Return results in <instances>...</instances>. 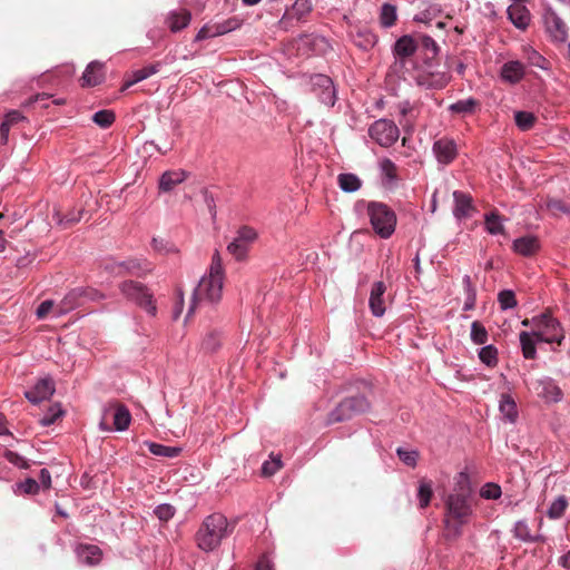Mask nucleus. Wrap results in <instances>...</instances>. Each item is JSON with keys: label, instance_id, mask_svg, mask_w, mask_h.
I'll return each instance as SVG.
<instances>
[{"label": "nucleus", "instance_id": "obj_1", "mask_svg": "<svg viewBox=\"0 0 570 570\" xmlns=\"http://www.w3.org/2000/svg\"><path fill=\"white\" fill-rule=\"evenodd\" d=\"M455 492L450 493L444 500L443 535L449 542L456 541L463 534V527L473 515V488L470 476L466 472H460Z\"/></svg>", "mask_w": 570, "mask_h": 570}, {"label": "nucleus", "instance_id": "obj_2", "mask_svg": "<svg viewBox=\"0 0 570 570\" xmlns=\"http://www.w3.org/2000/svg\"><path fill=\"white\" fill-rule=\"evenodd\" d=\"M412 68L417 72L416 85L429 90L443 89L452 79L450 66L441 62L440 55L417 52L412 60Z\"/></svg>", "mask_w": 570, "mask_h": 570}, {"label": "nucleus", "instance_id": "obj_3", "mask_svg": "<svg viewBox=\"0 0 570 570\" xmlns=\"http://www.w3.org/2000/svg\"><path fill=\"white\" fill-rule=\"evenodd\" d=\"M223 281V263L218 250H216L212 257L208 278L205 276L202 277L197 286L194 288L186 318L194 313L199 296H204L212 304H216L220 299Z\"/></svg>", "mask_w": 570, "mask_h": 570}, {"label": "nucleus", "instance_id": "obj_4", "mask_svg": "<svg viewBox=\"0 0 570 570\" xmlns=\"http://www.w3.org/2000/svg\"><path fill=\"white\" fill-rule=\"evenodd\" d=\"M232 529L228 520L220 513L207 515L195 534L197 547L204 552H212L218 548L223 539L227 538Z\"/></svg>", "mask_w": 570, "mask_h": 570}, {"label": "nucleus", "instance_id": "obj_5", "mask_svg": "<svg viewBox=\"0 0 570 570\" xmlns=\"http://www.w3.org/2000/svg\"><path fill=\"white\" fill-rule=\"evenodd\" d=\"M366 206L370 224L377 236L383 239L390 238L397 224L395 212L385 203L371 200H358L355 207Z\"/></svg>", "mask_w": 570, "mask_h": 570}, {"label": "nucleus", "instance_id": "obj_6", "mask_svg": "<svg viewBox=\"0 0 570 570\" xmlns=\"http://www.w3.org/2000/svg\"><path fill=\"white\" fill-rule=\"evenodd\" d=\"M372 409V403L363 393H356L342 399L326 417V424L347 422L354 416L367 413Z\"/></svg>", "mask_w": 570, "mask_h": 570}, {"label": "nucleus", "instance_id": "obj_7", "mask_svg": "<svg viewBox=\"0 0 570 570\" xmlns=\"http://www.w3.org/2000/svg\"><path fill=\"white\" fill-rule=\"evenodd\" d=\"M118 288L126 299L144 309L147 315L151 317L157 315L158 309L154 299V294L147 285L137 281L127 279L121 282Z\"/></svg>", "mask_w": 570, "mask_h": 570}, {"label": "nucleus", "instance_id": "obj_8", "mask_svg": "<svg viewBox=\"0 0 570 570\" xmlns=\"http://www.w3.org/2000/svg\"><path fill=\"white\" fill-rule=\"evenodd\" d=\"M132 416L129 409L118 403L111 402L108 407H104V416L99 421L98 428L102 432H124L128 430Z\"/></svg>", "mask_w": 570, "mask_h": 570}, {"label": "nucleus", "instance_id": "obj_9", "mask_svg": "<svg viewBox=\"0 0 570 570\" xmlns=\"http://www.w3.org/2000/svg\"><path fill=\"white\" fill-rule=\"evenodd\" d=\"M105 298L106 295L97 288L90 286L73 287L60 301L58 313L66 314L76 308L83 307L88 303L99 302Z\"/></svg>", "mask_w": 570, "mask_h": 570}, {"label": "nucleus", "instance_id": "obj_10", "mask_svg": "<svg viewBox=\"0 0 570 570\" xmlns=\"http://www.w3.org/2000/svg\"><path fill=\"white\" fill-rule=\"evenodd\" d=\"M308 83L321 104L326 107H334L337 100V88L330 76L311 73L308 75Z\"/></svg>", "mask_w": 570, "mask_h": 570}, {"label": "nucleus", "instance_id": "obj_11", "mask_svg": "<svg viewBox=\"0 0 570 570\" xmlns=\"http://www.w3.org/2000/svg\"><path fill=\"white\" fill-rule=\"evenodd\" d=\"M367 132L376 144L385 148L393 146L400 137L399 127L393 120L386 118L375 120Z\"/></svg>", "mask_w": 570, "mask_h": 570}, {"label": "nucleus", "instance_id": "obj_12", "mask_svg": "<svg viewBox=\"0 0 570 570\" xmlns=\"http://www.w3.org/2000/svg\"><path fill=\"white\" fill-rule=\"evenodd\" d=\"M313 11L312 0H295L294 3L285 9L278 21L279 29L289 31L305 21L306 17Z\"/></svg>", "mask_w": 570, "mask_h": 570}, {"label": "nucleus", "instance_id": "obj_13", "mask_svg": "<svg viewBox=\"0 0 570 570\" xmlns=\"http://www.w3.org/2000/svg\"><path fill=\"white\" fill-rule=\"evenodd\" d=\"M419 47L416 46V36L406 33L400 36L391 47L394 57V65L399 68H405L407 61L416 56Z\"/></svg>", "mask_w": 570, "mask_h": 570}, {"label": "nucleus", "instance_id": "obj_14", "mask_svg": "<svg viewBox=\"0 0 570 570\" xmlns=\"http://www.w3.org/2000/svg\"><path fill=\"white\" fill-rule=\"evenodd\" d=\"M544 30L552 42L564 43L568 40V28L562 18L551 8L546 7L542 13Z\"/></svg>", "mask_w": 570, "mask_h": 570}, {"label": "nucleus", "instance_id": "obj_15", "mask_svg": "<svg viewBox=\"0 0 570 570\" xmlns=\"http://www.w3.org/2000/svg\"><path fill=\"white\" fill-rule=\"evenodd\" d=\"M535 328L541 330L548 335L551 342L560 345L564 340V332L561 323L550 313H540L531 318Z\"/></svg>", "mask_w": 570, "mask_h": 570}, {"label": "nucleus", "instance_id": "obj_16", "mask_svg": "<svg viewBox=\"0 0 570 570\" xmlns=\"http://www.w3.org/2000/svg\"><path fill=\"white\" fill-rule=\"evenodd\" d=\"M432 153L439 165L452 164L459 155L458 144L451 137L443 136L433 141Z\"/></svg>", "mask_w": 570, "mask_h": 570}, {"label": "nucleus", "instance_id": "obj_17", "mask_svg": "<svg viewBox=\"0 0 570 570\" xmlns=\"http://www.w3.org/2000/svg\"><path fill=\"white\" fill-rule=\"evenodd\" d=\"M56 392V384L50 375L37 380V382L28 390L24 391V397L31 404H39L42 401L49 400Z\"/></svg>", "mask_w": 570, "mask_h": 570}, {"label": "nucleus", "instance_id": "obj_18", "mask_svg": "<svg viewBox=\"0 0 570 570\" xmlns=\"http://www.w3.org/2000/svg\"><path fill=\"white\" fill-rule=\"evenodd\" d=\"M298 40L301 46L313 56L324 57L333 49L330 39L318 33H302Z\"/></svg>", "mask_w": 570, "mask_h": 570}, {"label": "nucleus", "instance_id": "obj_19", "mask_svg": "<svg viewBox=\"0 0 570 570\" xmlns=\"http://www.w3.org/2000/svg\"><path fill=\"white\" fill-rule=\"evenodd\" d=\"M352 43L364 52L371 51L377 43V35L365 26H358L348 32Z\"/></svg>", "mask_w": 570, "mask_h": 570}, {"label": "nucleus", "instance_id": "obj_20", "mask_svg": "<svg viewBox=\"0 0 570 570\" xmlns=\"http://www.w3.org/2000/svg\"><path fill=\"white\" fill-rule=\"evenodd\" d=\"M525 76V65L520 60H509L504 62L499 70V77L502 82L514 86Z\"/></svg>", "mask_w": 570, "mask_h": 570}, {"label": "nucleus", "instance_id": "obj_21", "mask_svg": "<svg viewBox=\"0 0 570 570\" xmlns=\"http://www.w3.org/2000/svg\"><path fill=\"white\" fill-rule=\"evenodd\" d=\"M75 554L80 564L94 567L102 560V550L91 543H78L75 547Z\"/></svg>", "mask_w": 570, "mask_h": 570}, {"label": "nucleus", "instance_id": "obj_22", "mask_svg": "<svg viewBox=\"0 0 570 570\" xmlns=\"http://www.w3.org/2000/svg\"><path fill=\"white\" fill-rule=\"evenodd\" d=\"M118 266H120V271H122V276L131 275L139 278L145 277L153 271L151 263L144 257H130L119 261Z\"/></svg>", "mask_w": 570, "mask_h": 570}, {"label": "nucleus", "instance_id": "obj_23", "mask_svg": "<svg viewBox=\"0 0 570 570\" xmlns=\"http://www.w3.org/2000/svg\"><path fill=\"white\" fill-rule=\"evenodd\" d=\"M385 292L386 285L383 281H376L373 283L368 297V308L374 317L380 318L385 314Z\"/></svg>", "mask_w": 570, "mask_h": 570}, {"label": "nucleus", "instance_id": "obj_24", "mask_svg": "<svg viewBox=\"0 0 570 570\" xmlns=\"http://www.w3.org/2000/svg\"><path fill=\"white\" fill-rule=\"evenodd\" d=\"M540 391L539 396L547 403H558L562 400L563 393L557 382L549 376H544L538 381Z\"/></svg>", "mask_w": 570, "mask_h": 570}, {"label": "nucleus", "instance_id": "obj_25", "mask_svg": "<svg viewBox=\"0 0 570 570\" xmlns=\"http://www.w3.org/2000/svg\"><path fill=\"white\" fill-rule=\"evenodd\" d=\"M507 17L519 30H525L531 21V13L525 4H510L507 9Z\"/></svg>", "mask_w": 570, "mask_h": 570}, {"label": "nucleus", "instance_id": "obj_26", "mask_svg": "<svg viewBox=\"0 0 570 570\" xmlns=\"http://www.w3.org/2000/svg\"><path fill=\"white\" fill-rule=\"evenodd\" d=\"M104 63L99 60L89 62L81 76V87L91 88L105 81V73L102 71Z\"/></svg>", "mask_w": 570, "mask_h": 570}, {"label": "nucleus", "instance_id": "obj_27", "mask_svg": "<svg viewBox=\"0 0 570 570\" xmlns=\"http://www.w3.org/2000/svg\"><path fill=\"white\" fill-rule=\"evenodd\" d=\"M189 176L184 169L166 170L158 179V189L160 193H170L174 188L184 183Z\"/></svg>", "mask_w": 570, "mask_h": 570}, {"label": "nucleus", "instance_id": "obj_28", "mask_svg": "<svg viewBox=\"0 0 570 570\" xmlns=\"http://www.w3.org/2000/svg\"><path fill=\"white\" fill-rule=\"evenodd\" d=\"M540 249V240L535 235H524L513 239L512 250L521 256H532Z\"/></svg>", "mask_w": 570, "mask_h": 570}, {"label": "nucleus", "instance_id": "obj_29", "mask_svg": "<svg viewBox=\"0 0 570 570\" xmlns=\"http://www.w3.org/2000/svg\"><path fill=\"white\" fill-rule=\"evenodd\" d=\"M454 207L452 209L453 217L461 222L469 216V212L473 208L472 197L462 190L453 191Z\"/></svg>", "mask_w": 570, "mask_h": 570}, {"label": "nucleus", "instance_id": "obj_30", "mask_svg": "<svg viewBox=\"0 0 570 570\" xmlns=\"http://www.w3.org/2000/svg\"><path fill=\"white\" fill-rule=\"evenodd\" d=\"M191 20V13L188 10H171L167 18L166 22L171 32L176 33L188 27Z\"/></svg>", "mask_w": 570, "mask_h": 570}, {"label": "nucleus", "instance_id": "obj_31", "mask_svg": "<svg viewBox=\"0 0 570 570\" xmlns=\"http://www.w3.org/2000/svg\"><path fill=\"white\" fill-rule=\"evenodd\" d=\"M499 411L509 423H515L519 413L514 399L510 393H502L499 402Z\"/></svg>", "mask_w": 570, "mask_h": 570}, {"label": "nucleus", "instance_id": "obj_32", "mask_svg": "<svg viewBox=\"0 0 570 570\" xmlns=\"http://www.w3.org/2000/svg\"><path fill=\"white\" fill-rule=\"evenodd\" d=\"M380 170L382 174V186L384 188H393L397 183L396 166L390 158H383L380 161Z\"/></svg>", "mask_w": 570, "mask_h": 570}, {"label": "nucleus", "instance_id": "obj_33", "mask_svg": "<svg viewBox=\"0 0 570 570\" xmlns=\"http://www.w3.org/2000/svg\"><path fill=\"white\" fill-rule=\"evenodd\" d=\"M161 66H163V63L160 61H156V62L145 66L140 69L134 70L131 72V79L126 81V83L124 85V89H127L140 81L146 80L150 76L157 73L160 70Z\"/></svg>", "mask_w": 570, "mask_h": 570}, {"label": "nucleus", "instance_id": "obj_34", "mask_svg": "<svg viewBox=\"0 0 570 570\" xmlns=\"http://www.w3.org/2000/svg\"><path fill=\"white\" fill-rule=\"evenodd\" d=\"M504 220L497 210H491L484 215V229L493 236L503 235L505 233Z\"/></svg>", "mask_w": 570, "mask_h": 570}, {"label": "nucleus", "instance_id": "obj_35", "mask_svg": "<svg viewBox=\"0 0 570 570\" xmlns=\"http://www.w3.org/2000/svg\"><path fill=\"white\" fill-rule=\"evenodd\" d=\"M144 444L147 446L149 452L156 456L163 458H177L181 453V448L170 446L163 443L146 440Z\"/></svg>", "mask_w": 570, "mask_h": 570}, {"label": "nucleus", "instance_id": "obj_36", "mask_svg": "<svg viewBox=\"0 0 570 570\" xmlns=\"http://www.w3.org/2000/svg\"><path fill=\"white\" fill-rule=\"evenodd\" d=\"M523 55H524L527 65H529L531 67H538L543 71L551 70L550 61L534 48H532L530 46L525 47L523 49Z\"/></svg>", "mask_w": 570, "mask_h": 570}, {"label": "nucleus", "instance_id": "obj_37", "mask_svg": "<svg viewBox=\"0 0 570 570\" xmlns=\"http://www.w3.org/2000/svg\"><path fill=\"white\" fill-rule=\"evenodd\" d=\"M397 20V8L391 2H384L380 8L379 21L382 28H392Z\"/></svg>", "mask_w": 570, "mask_h": 570}, {"label": "nucleus", "instance_id": "obj_38", "mask_svg": "<svg viewBox=\"0 0 570 570\" xmlns=\"http://www.w3.org/2000/svg\"><path fill=\"white\" fill-rule=\"evenodd\" d=\"M337 184L344 193H355L362 187L361 178L353 173H342L337 176Z\"/></svg>", "mask_w": 570, "mask_h": 570}, {"label": "nucleus", "instance_id": "obj_39", "mask_svg": "<svg viewBox=\"0 0 570 570\" xmlns=\"http://www.w3.org/2000/svg\"><path fill=\"white\" fill-rule=\"evenodd\" d=\"M82 214L83 209H71L66 214H61L60 212L56 210L53 213V219L60 227L68 228L80 222Z\"/></svg>", "mask_w": 570, "mask_h": 570}, {"label": "nucleus", "instance_id": "obj_40", "mask_svg": "<svg viewBox=\"0 0 570 570\" xmlns=\"http://www.w3.org/2000/svg\"><path fill=\"white\" fill-rule=\"evenodd\" d=\"M499 351L493 344H485L478 351L479 360L485 366L493 368L499 362Z\"/></svg>", "mask_w": 570, "mask_h": 570}, {"label": "nucleus", "instance_id": "obj_41", "mask_svg": "<svg viewBox=\"0 0 570 570\" xmlns=\"http://www.w3.org/2000/svg\"><path fill=\"white\" fill-rule=\"evenodd\" d=\"M433 482L431 480L422 479L419 482L417 487V500H419V507L421 509H425L430 505L431 499L433 497Z\"/></svg>", "mask_w": 570, "mask_h": 570}, {"label": "nucleus", "instance_id": "obj_42", "mask_svg": "<svg viewBox=\"0 0 570 570\" xmlns=\"http://www.w3.org/2000/svg\"><path fill=\"white\" fill-rule=\"evenodd\" d=\"M416 46L419 47L417 52L440 55L441 47L439 43L426 33H416Z\"/></svg>", "mask_w": 570, "mask_h": 570}, {"label": "nucleus", "instance_id": "obj_43", "mask_svg": "<svg viewBox=\"0 0 570 570\" xmlns=\"http://www.w3.org/2000/svg\"><path fill=\"white\" fill-rule=\"evenodd\" d=\"M515 126L521 131H528L532 129L537 122V117L533 112L527 110H517L513 114Z\"/></svg>", "mask_w": 570, "mask_h": 570}, {"label": "nucleus", "instance_id": "obj_44", "mask_svg": "<svg viewBox=\"0 0 570 570\" xmlns=\"http://www.w3.org/2000/svg\"><path fill=\"white\" fill-rule=\"evenodd\" d=\"M240 24L242 20L236 17L228 18L220 22L210 23L213 32L216 37H220L235 31L240 27Z\"/></svg>", "mask_w": 570, "mask_h": 570}, {"label": "nucleus", "instance_id": "obj_45", "mask_svg": "<svg viewBox=\"0 0 570 570\" xmlns=\"http://www.w3.org/2000/svg\"><path fill=\"white\" fill-rule=\"evenodd\" d=\"M65 415V410L60 403H55L48 407L43 415L39 419V424L48 428L56 423V421Z\"/></svg>", "mask_w": 570, "mask_h": 570}, {"label": "nucleus", "instance_id": "obj_46", "mask_svg": "<svg viewBox=\"0 0 570 570\" xmlns=\"http://www.w3.org/2000/svg\"><path fill=\"white\" fill-rule=\"evenodd\" d=\"M519 341L522 350L523 357L525 360H534L537 357V345L533 342L531 334H528L527 331H522L519 334Z\"/></svg>", "mask_w": 570, "mask_h": 570}, {"label": "nucleus", "instance_id": "obj_47", "mask_svg": "<svg viewBox=\"0 0 570 570\" xmlns=\"http://www.w3.org/2000/svg\"><path fill=\"white\" fill-rule=\"evenodd\" d=\"M12 490L16 494L24 493L29 495L37 494L40 490L39 482L33 478H26L23 481L16 482L12 485Z\"/></svg>", "mask_w": 570, "mask_h": 570}, {"label": "nucleus", "instance_id": "obj_48", "mask_svg": "<svg viewBox=\"0 0 570 570\" xmlns=\"http://www.w3.org/2000/svg\"><path fill=\"white\" fill-rule=\"evenodd\" d=\"M51 95L50 94H46V92H41V94H37L32 97H30L24 104L23 106L24 107H28V106H32L35 104H40V107L46 109L49 107L50 105V99H51ZM66 102V99L65 98H56V99H52L51 100V104L53 105H57V106H61Z\"/></svg>", "mask_w": 570, "mask_h": 570}, {"label": "nucleus", "instance_id": "obj_49", "mask_svg": "<svg viewBox=\"0 0 570 570\" xmlns=\"http://www.w3.org/2000/svg\"><path fill=\"white\" fill-rule=\"evenodd\" d=\"M568 507V499L564 495H559L556 498L547 510V517L551 520L560 519Z\"/></svg>", "mask_w": 570, "mask_h": 570}, {"label": "nucleus", "instance_id": "obj_50", "mask_svg": "<svg viewBox=\"0 0 570 570\" xmlns=\"http://www.w3.org/2000/svg\"><path fill=\"white\" fill-rule=\"evenodd\" d=\"M478 106V100L473 97L466 99H460L449 106V111L452 114H472Z\"/></svg>", "mask_w": 570, "mask_h": 570}, {"label": "nucleus", "instance_id": "obj_51", "mask_svg": "<svg viewBox=\"0 0 570 570\" xmlns=\"http://www.w3.org/2000/svg\"><path fill=\"white\" fill-rule=\"evenodd\" d=\"M470 338L476 345H485L488 342V330L480 321L472 322L470 327Z\"/></svg>", "mask_w": 570, "mask_h": 570}, {"label": "nucleus", "instance_id": "obj_52", "mask_svg": "<svg viewBox=\"0 0 570 570\" xmlns=\"http://www.w3.org/2000/svg\"><path fill=\"white\" fill-rule=\"evenodd\" d=\"M91 120L98 127L107 129L114 124V121L116 120V116L112 110L100 109L92 115Z\"/></svg>", "mask_w": 570, "mask_h": 570}, {"label": "nucleus", "instance_id": "obj_53", "mask_svg": "<svg viewBox=\"0 0 570 570\" xmlns=\"http://www.w3.org/2000/svg\"><path fill=\"white\" fill-rule=\"evenodd\" d=\"M227 250L235 257L236 261L242 262L247 258L249 245L234 237L233 240L228 244Z\"/></svg>", "mask_w": 570, "mask_h": 570}, {"label": "nucleus", "instance_id": "obj_54", "mask_svg": "<svg viewBox=\"0 0 570 570\" xmlns=\"http://www.w3.org/2000/svg\"><path fill=\"white\" fill-rule=\"evenodd\" d=\"M498 303L501 311H509L518 305L515 293L513 289L504 288L498 293Z\"/></svg>", "mask_w": 570, "mask_h": 570}, {"label": "nucleus", "instance_id": "obj_55", "mask_svg": "<svg viewBox=\"0 0 570 570\" xmlns=\"http://www.w3.org/2000/svg\"><path fill=\"white\" fill-rule=\"evenodd\" d=\"M512 534L515 539L525 543H529L532 535L528 522L525 520H518L514 523Z\"/></svg>", "mask_w": 570, "mask_h": 570}, {"label": "nucleus", "instance_id": "obj_56", "mask_svg": "<svg viewBox=\"0 0 570 570\" xmlns=\"http://www.w3.org/2000/svg\"><path fill=\"white\" fill-rule=\"evenodd\" d=\"M396 455L401 462H403L405 465L410 468H414L417 464L419 452L416 450H407L404 449L403 446H399L396 449Z\"/></svg>", "mask_w": 570, "mask_h": 570}, {"label": "nucleus", "instance_id": "obj_57", "mask_svg": "<svg viewBox=\"0 0 570 570\" xmlns=\"http://www.w3.org/2000/svg\"><path fill=\"white\" fill-rule=\"evenodd\" d=\"M479 494L485 500H497L501 497L502 490L498 483L487 482L480 488Z\"/></svg>", "mask_w": 570, "mask_h": 570}, {"label": "nucleus", "instance_id": "obj_58", "mask_svg": "<svg viewBox=\"0 0 570 570\" xmlns=\"http://www.w3.org/2000/svg\"><path fill=\"white\" fill-rule=\"evenodd\" d=\"M200 194L203 197V202L205 203L208 209L212 220L215 222L217 218L216 196L207 187L202 188Z\"/></svg>", "mask_w": 570, "mask_h": 570}, {"label": "nucleus", "instance_id": "obj_59", "mask_svg": "<svg viewBox=\"0 0 570 570\" xmlns=\"http://www.w3.org/2000/svg\"><path fill=\"white\" fill-rule=\"evenodd\" d=\"M4 459L19 469L27 470L30 468V461L19 454L18 452L6 450L3 452Z\"/></svg>", "mask_w": 570, "mask_h": 570}, {"label": "nucleus", "instance_id": "obj_60", "mask_svg": "<svg viewBox=\"0 0 570 570\" xmlns=\"http://www.w3.org/2000/svg\"><path fill=\"white\" fill-rule=\"evenodd\" d=\"M176 513V509L170 503H160L155 507L154 514L161 522L169 521Z\"/></svg>", "mask_w": 570, "mask_h": 570}, {"label": "nucleus", "instance_id": "obj_61", "mask_svg": "<svg viewBox=\"0 0 570 570\" xmlns=\"http://www.w3.org/2000/svg\"><path fill=\"white\" fill-rule=\"evenodd\" d=\"M257 237H258L257 232L253 227H249L247 225L240 226L237 229L236 236H235V238H237L238 240L246 243L248 245L254 243L257 239Z\"/></svg>", "mask_w": 570, "mask_h": 570}, {"label": "nucleus", "instance_id": "obj_62", "mask_svg": "<svg viewBox=\"0 0 570 570\" xmlns=\"http://www.w3.org/2000/svg\"><path fill=\"white\" fill-rule=\"evenodd\" d=\"M151 246L156 252L164 253V254L178 252L177 247L173 243H170L164 238L154 237L151 239Z\"/></svg>", "mask_w": 570, "mask_h": 570}, {"label": "nucleus", "instance_id": "obj_63", "mask_svg": "<svg viewBox=\"0 0 570 570\" xmlns=\"http://www.w3.org/2000/svg\"><path fill=\"white\" fill-rule=\"evenodd\" d=\"M283 465V462L279 456L274 458L272 461H265L262 464V474L264 476L274 475Z\"/></svg>", "mask_w": 570, "mask_h": 570}, {"label": "nucleus", "instance_id": "obj_64", "mask_svg": "<svg viewBox=\"0 0 570 570\" xmlns=\"http://www.w3.org/2000/svg\"><path fill=\"white\" fill-rule=\"evenodd\" d=\"M254 570H275L274 562L267 554H263L258 558Z\"/></svg>", "mask_w": 570, "mask_h": 570}]
</instances>
